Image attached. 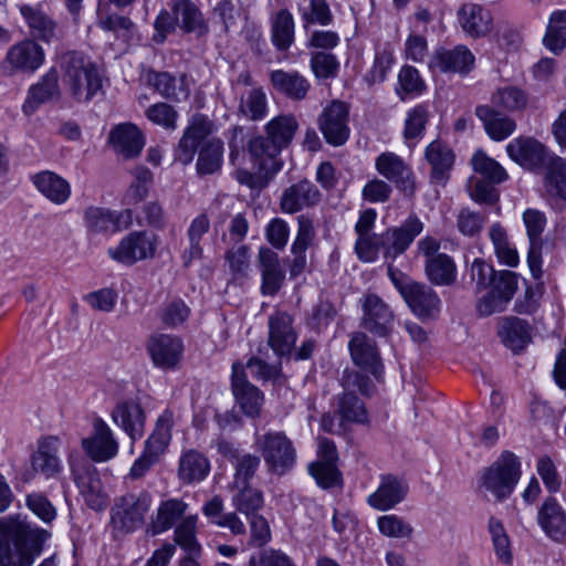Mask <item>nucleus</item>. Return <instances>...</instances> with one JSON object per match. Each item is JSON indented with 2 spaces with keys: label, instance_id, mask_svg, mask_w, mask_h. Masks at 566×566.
Here are the masks:
<instances>
[{
  "label": "nucleus",
  "instance_id": "nucleus-1",
  "mask_svg": "<svg viewBox=\"0 0 566 566\" xmlns=\"http://www.w3.org/2000/svg\"><path fill=\"white\" fill-rule=\"evenodd\" d=\"M49 536L17 517L0 518V566H31Z\"/></svg>",
  "mask_w": 566,
  "mask_h": 566
},
{
  "label": "nucleus",
  "instance_id": "nucleus-2",
  "mask_svg": "<svg viewBox=\"0 0 566 566\" xmlns=\"http://www.w3.org/2000/svg\"><path fill=\"white\" fill-rule=\"evenodd\" d=\"M64 82L78 103L90 102L102 90L97 66L83 53L70 51L61 56Z\"/></svg>",
  "mask_w": 566,
  "mask_h": 566
},
{
  "label": "nucleus",
  "instance_id": "nucleus-3",
  "mask_svg": "<svg viewBox=\"0 0 566 566\" xmlns=\"http://www.w3.org/2000/svg\"><path fill=\"white\" fill-rule=\"evenodd\" d=\"M521 478V463L511 451H504L490 467L485 468L480 476L481 488L493 494L496 501L502 502L514 491Z\"/></svg>",
  "mask_w": 566,
  "mask_h": 566
},
{
  "label": "nucleus",
  "instance_id": "nucleus-4",
  "mask_svg": "<svg viewBox=\"0 0 566 566\" xmlns=\"http://www.w3.org/2000/svg\"><path fill=\"white\" fill-rule=\"evenodd\" d=\"M254 444L272 473L282 475L295 464L296 450L283 431L258 434Z\"/></svg>",
  "mask_w": 566,
  "mask_h": 566
},
{
  "label": "nucleus",
  "instance_id": "nucleus-5",
  "mask_svg": "<svg viewBox=\"0 0 566 566\" xmlns=\"http://www.w3.org/2000/svg\"><path fill=\"white\" fill-rule=\"evenodd\" d=\"M151 504L147 492L128 493L116 500L111 512V523L114 530L132 533L139 528Z\"/></svg>",
  "mask_w": 566,
  "mask_h": 566
},
{
  "label": "nucleus",
  "instance_id": "nucleus-6",
  "mask_svg": "<svg viewBox=\"0 0 566 566\" xmlns=\"http://www.w3.org/2000/svg\"><path fill=\"white\" fill-rule=\"evenodd\" d=\"M43 48L32 39H24L9 48L0 62V72L3 76L17 74H31L44 63Z\"/></svg>",
  "mask_w": 566,
  "mask_h": 566
},
{
  "label": "nucleus",
  "instance_id": "nucleus-7",
  "mask_svg": "<svg viewBox=\"0 0 566 566\" xmlns=\"http://www.w3.org/2000/svg\"><path fill=\"white\" fill-rule=\"evenodd\" d=\"M157 249V238L147 231H133L125 235L119 243L109 248V258L118 263L133 265L137 261L150 259Z\"/></svg>",
  "mask_w": 566,
  "mask_h": 566
},
{
  "label": "nucleus",
  "instance_id": "nucleus-8",
  "mask_svg": "<svg viewBox=\"0 0 566 566\" xmlns=\"http://www.w3.org/2000/svg\"><path fill=\"white\" fill-rule=\"evenodd\" d=\"M348 117L349 107L342 101H333L323 109L317 124L327 144L338 147L348 140L350 134Z\"/></svg>",
  "mask_w": 566,
  "mask_h": 566
},
{
  "label": "nucleus",
  "instance_id": "nucleus-9",
  "mask_svg": "<svg viewBox=\"0 0 566 566\" xmlns=\"http://www.w3.org/2000/svg\"><path fill=\"white\" fill-rule=\"evenodd\" d=\"M231 390L237 403L247 417H259L264 396L256 386L248 380L244 366L240 361L232 365Z\"/></svg>",
  "mask_w": 566,
  "mask_h": 566
},
{
  "label": "nucleus",
  "instance_id": "nucleus-10",
  "mask_svg": "<svg viewBox=\"0 0 566 566\" xmlns=\"http://www.w3.org/2000/svg\"><path fill=\"white\" fill-rule=\"evenodd\" d=\"M84 223L90 234H109L128 229L133 224V211L116 212L101 207H88L84 211Z\"/></svg>",
  "mask_w": 566,
  "mask_h": 566
},
{
  "label": "nucleus",
  "instance_id": "nucleus-11",
  "mask_svg": "<svg viewBox=\"0 0 566 566\" xmlns=\"http://www.w3.org/2000/svg\"><path fill=\"white\" fill-rule=\"evenodd\" d=\"M395 284L410 310L418 317L430 318L439 313L441 301L430 286L418 282L398 284L395 281Z\"/></svg>",
  "mask_w": 566,
  "mask_h": 566
},
{
  "label": "nucleus",
  "instance_id": "nucleus-12",
  "mask_svg": "<svg viewBox=\"0 0 566 566\" xmlns=\"http://www.w3.org/2000/svg\"><path fill=\"white\" fill-rule=\"evenodd\" d=\"M423 230V223L416 216L408 217L399 227L382 232L385 258L395 259L402 254Z\"/></svg>",
  "mask_w": 566,
  "mask_h": 566
},
{
  "label": "nucleus",
  "instance_id": "nucleus-13",
  "mask_svg": "<svg viewBox=\"0 0 566 566\" xmlns=\"http://www.w3.org/2000/svg\"><path fill=\"white\" fill-rule=\"evenodd\" d=\"M375 167L405 195H413L416 189L413 172L398 155L389 151L380 154L376 158Z\"/></svg>",
  "mask_w": 566,
  "mask_h": 566
},
{
  "label": "nucleus",
  "instance_id": "nucleus-14",
  "mask_svg": "<svg viewBox=\"0 0 566 566\" xmlns=\"http://www.w3.org/2000/svg\"><path fill=\"white\" fill-rule=\"evenodd\" d=\"M363 321L365 329L380 337L387 336L394 324V312L378 295L368 293L363 300Z\"/></svg>",
  "mask_w": 566,
  "mask_h": 566
},
{
  "label": "nucleus",
  "instance_id": "nucleus-15",
  "mask_svg": "<svg viewBox=\"0 0 566 566\" xmlns=\"http://www.w3.org/2000/svg\"><path fill=\"white\" fill-rule=\"evenodd\" d=\"M475 65L473 53L465 45H457L453 49L440 48L434 51L429 67L442 73H457L468 75Z\"/></svg>",
  "mask_w": 566,
  "mask_h": 566
},
{
  "label": "nucleus",
  "instance_id": "nucleus-16",
  "mask_svg": "<svg viewBox=\"0 0 566 566\" xmlns=\"http://www.w3.org/2000/svg\"><path fill=\"white\" fill-rule=\"evenodd\" d=\"M523 220L527 230L530 240V249L527 254V263L531 273L535 280H539L543 275L542 271V233L544 231L546 219L544 213L535 209H527L523 214Z\"/></svg>",
  "mask_w": 566,
  "mask_h": 566
},
{
  "label": "nucleus",
  "instance_id": "nucleus-17",
  "mask_svg": "<svg viewBox=\"0 0 566 566\" xmlns=\"http://www.w3.org/2000/svg\"><path fill=\"white\" fill-rule=\"evenodd\" d=\"M94 432L91 437L82 440V447L87 455L96 461L104 462L113 459L118 452V443L113 431L102 419L93 422Z\"/></svg>",
  "mask_w": 566,
  "mask_h": 566
},
{
  "label": "nucleus",
  "instance_id": "nucleus-18",
  "mask_svg": "<svg viewBox=\"0 0 566 566\" xmlns=\"http://www.w3.org/2000/svg\"><path fill=\"white\" fill-rule=\"evenodd\" d=\"M154 365L161 369L175 368L182 357V340L168 334L153 335L147 345Z\"/></svg>",
  "mask_w": 566,
  "mask_h": 566
},
{
  "label": "nucleus",
  "instance_id": "nucleus-19",
  "mask_svg": "<svg viewBox=\"0 0 566 566\" xmlns=\"http://www.w3.org/2000/svg\"><path fill=\"white\" fill-rule=\"evenodd\" d=\"M60 439L55 436L42 437L38 440L36 450L31 455V467L35 473L46 479L55 478L62 470L59 458Z\"/></svg>",
  "mask_w": 566,
  "mask_h": 566
},
{
  "label": "nucleus",
  "instance_id": "nucleus-20",
  "mask_svg": "<svg viewBox=\"0 0 566 566\" xmlns=\"http://www.w3.org/2000/svg\"><path fill=\"white\" fill-rule=\"evenodd\" d=\"M71 471L86 504L95 511L105 509L107 496L102 491V481L96 469L87 464L82 470L71 463Z\"/></svg>",
  "mask_w": 566,
  "mask_h": 566
},
{
  "label": "nucleus",
  "instance_id": "nucleus-21",
  "mask_svg": "<svg viewBox=\"0 0 566 566\" xmlns=\"http://www.w3.org/2000/svg\"><path fill=\"white\" fill-rule=\"evenodd\" d=\"M348 346L354 364L361 370L379 378L382 373V364L376 343L364 333H355Z\"/></svg>",
  "mask_w": 566,
  "mask_h": 566
},
{
  "label": "nucleus",
  "instance_id": "nucleus-22",
  "mask_svg": "<svg viewBox=\"0 0 566 566\" xmlns=\"http://www.w3.org/2000/svg\"><path fill=\"white\" fill-rule=\"evenodd\" d=\"M146 78L147 84L168 101L181 103L190 96V84L186 74L175 76L168 72L149 71Z\"/></svg>",
  "mask_w": 566,
  "mask_h": 566
},
{
  "label": "nucleus",
  "instance_id": "nucleus-23",
  "mask_svg": "<svg viewBox=\"0 0 566 566\" xmlns=\"http://www.w3.org/2000/svg\"><path fill=\"white\" fill-rule=\"evenodd\" d=\"M59 80V72L53 67L50 69L38 83L29 88L28 97L22 107L23 112L31 115L40 105L59 101L61 98Z\"/></svg>",
  "mask_w": 566,
  "mask_h": 566
},
{
  "label": "nucleus",
  "instance_id": "nucleus-24",
  "mask_svg": "<svg viewBox=\"0 0 566 566\" xmlns=\"http://www.w3.org/2000/svg\"><path fill=\"white\" fill-rule=\"evenodd\" d=\"M321 199V192L310 180L303 179L283 190L280 208L285 213H296L304 208L315 206Z\"/></svg>",
  "mask_w": 566,
  "mask_h": 566
},
{
  "label": "nucleus",
  "instance_id": "nucleus-25",
  "mask_svg": "<svg viewBox=\"0 0 566 566\" xmlns=\"http://www.w3.org/2000/svg\"><path fill=\"white\" fill-rule=\"evenodd\" d=\"M112 419L133 442L143 437L146 416L138 401L134 399L119 401L112 411Z\"/></svg>",
  "mask_w": 566,
  "mask_h": 566
},
{
  "label": "nucleus",
  "instance_id": "nucleus-26",
  "mask_svg": "<svg viewBox=\"0 0 566 566\" xmlns=\"http://www.w3.org/2000/svg\"><path fill=\"white\" fill-rule=\"evenodd\" d=\"M408 493V484L391 474L381 476L378 489L371 493L367 502L378 511H388L402 502Z\"/></svg>",
  "mask_w": 566,
  "mask_h": 566
},
{
  "label": "nucleus",
  "instance_id": "nucleus-27",
  "mask_svg": "<svg viewBox=\"0 0 566 566\" xmlns=\"http://www.w3.org/2000/svg\"><path fill=\"white\" fill-rule=\"evenodd\" d=\"M291 315L284 312H277L269 318V344L280 356L292 353L296 334L292 326Z\"/></svg>",
  "mask_w": 566,
  "mask_h": 566
},
{
  "label": "nucleus",
  "instance_id": "nucleus-28",
  "mask_svg": "<svg viewBox=\"0 0 566 566\" xmlns=\"http://www.w3.org/2000/svg\"><path fill=\"white\" fill-rule=\"evenodd\" d=\"M171 11L185 33L195 34L198 39L209 33V23L193 1L171 0Z\"/></svg>",
  "mask_w": 566,
  "mask_h": 566
},
{
  "label": "nucleus",
  "instance_id": "nucleus-29",
  "mask_svg": "<svg viewBox=\"0 0 566 566\" xmlns=\"http://www.w3.org/2000/svg\"><path fill=\"white\" fill-rule=\"evenodd\" d=\"M248 151L254 166L260 170L279 172L282 168L281 149L266 135H259L248 143Z\"/></svg>",
  "mask_w": 566,
  "mask_h": 566
},
{
  "label": "nucleus",
  "instance_id": "nucleus-30",
  "mask_svg": "<svg viewBox=\"0 0 566 566\" xmlns=\"http://www.w3.org/2000/svg\"><path fill=\"white\" fill-rule=\"evenodd\" d=\"M457 15L462 30L472 38L485 36L493 28L491 12L480 4L464 3Z\"/></svg>",
  "mask_w": 566,
  "mask_h": 566
},
{
  "label": "nucleus",
  "instance_id": "nucleus-31",
  "mask_svg": "<svg viewBox=\"0 0 566 566\" xmlns=\"http://www.w3.org/2000/svg\"><path fill=\"white\" fill-rule=\"evenodd\" d=\"M537 522L544 533L556 542L566 536V513L553 496L545 499L537 513Z\"/></svg>",
  "mask_w": 566,
  "mask_h": 566
},
{
  "label": "nucleus",
  "instance_id": "nucleus-32",
  "mask_svg": "<svg viewBox=\"0 0 566 566\" xmlns=\"http://www.w3.org/2000/svg\"><path fill=\"white\" fill-rule=\"evenodd\" d=\"M424 157L431 166V182L436 185H446L450 177V170L454 164V154L452 149L446 143L437 139L427 146Z\"/></svg>",
  "mask_w": 566,
  "mask_h": 566
},
{
  "label": "nucleus",
  "instance_id": "nucleus-33",
  "mask_svg": "<svg viewBox=\"0 0 566 566\" xmlns=\"http://www.w3.org/2000/svg\"><path fill=\"white\" fill-rule=\"evenodd\" d=\"M506 150L511 159L530 169L541 167L546 160L545 146L532 137L515 138Z\"/></svg>",
  "mask_w": 566,
  "mask_h": 566
},
{
  "label": "nucleus",
  "instance_id": "nucleus-34",
  "mask_svg": "<svg viewBox=\"0 0 566 566\" xmlns=\"http://www.w3.org/2000/svg\"><path fill=\"white\" fill-rule=\"evenodd\" d=\"M273 88L292 101H303L310 90V81L297 71L275 70L270 73Z\"/></svg>",
  "mask_w": 566,
  "mask_h": 566
},
{
  "label": "nucleus",
  "instance_id": "nucleus-35",
  "mask_svg": "<svg viewBox=\"0 0 566 566\" xmlns=\"http://www.w3.org/2000/svg\"><path fill=\"white\" fill-rule=\"evenodd\" d=\"M259 261L262 274L261 292L263 295L273 296L280 291L285 279L279 255L269 248H262L259 251Z\"/></svg>",
  "mask_w": 566,
  "mask_h": 566
},
{
  "label": "nucleus",
  "instance_id": "nucleus-36",
  "mask_svg": "<svg viewBox=\"0 0 566 566\" xmlns=\"http://www.w3.org/2000/svg\"><path fill=\"white\" fill-rule=\"evenodd\" d=\"M20 12L29 28L32 40L49 43L57 39L56 22L41 9L23 4L20 8Z\"/></svg>",
  "mask_w": 566,
  "mask_h": 566
},
{
  "label": "nucleus",
  "instance_id": "nucleus-37",
  "mask_svg": "<svg viewBox=\"0 0 566 566\" xmlns=\"http://www.w3.org/2000/svg\"><path fill=\"white\" fill-rule=\"evenodd\" d=\"M476 117L483 123L488 135L494 140H503L511 136L516 128L515 122L492 106L479 105Z\"/></svg>",
  "mask_w": 566,
  "mask_h": 566
},
{
  "label": "nucleus",
  "instance_id": "nucleus-38",
  "mask_svg": "<svg viewBox=\"0 0 566 566\" xmlns=\"http://www.w3.org/2000/svg\"><path fill=\"white\" fill-rule=\"evenodd\" d=\"M35 188L51 202L62 205L71 196L70 184L57 174L44 170L32 177Z\"/></svg>",
  "mask_w": 566,
  "mask_h": 566
},
{
  "label": "nucleus",
  "instance_id": "nucleus-39",
  "mask_svg": "<svg viewBox=\"0 0 566 566\" xmlns=\"http://www.w3.org/2000/svg\"><path fill=\"white\" fill-rule=\"evenodd\" d=\"M109 140L116 151L126 158L137 156L144 147V137L137 126L120 124L112 129Z\"/></svg>",
  "mask_w": 566,
  "mask_h": 566
},
{
  "label": "nucleus",
  "instance_id": "nucleus-40",
  "mask_svg": "<svg viewBox=\"0 0 566 566\" xmlns=\"http://www.w3.org/2000/svg\"><path fill=\"white\" fill-rule=\"evenodd\" d=\"M210 472L209 459L197 450H188L180 457L178 478L182 483L200 482Z\"/></svg>",
  "mask_w": 566,
  "mask_h": 566
},
{
  "label": "nucleus",
  "instance_id": "nucleus-41",
  "mask_svg": "<svg viewBox=\"0 0 566 566\" xmlns=\"http://www.w3.org/2000/svg\"><path fill=\"white\" fill-rule=\"evenodd\" d=\"M424 272L428 280L438 286H450L457 281V265L446 253L427 259Z\"/></svg>",
  "mask_w": 566,
  "mask_h": 566
},
{
  "label": "nucleus",
  "instance_id": "nucleus-42",
  "mask_svg": "<svg viewBox=\"0 0 566 566\" xmlns=\"http://www.w3.org/2000/svg\"><path fill=\"white\" fill-rule=\"evenodd\" d=\"M297 129L298 123L293 115H279L264 126L265 135L276 144L281 150L290 146Z\"/></svg>",
  "mask_w": 566,
  "mask_h": 566
},
{
  "label": "nucleus",
  "instance_id": "nucleus-43",
  "mask_svg": "<svg viewBox=\"0 0 566 566\" xmlns=\"http://www.w3.org/2000/svg\"><path fill=\"white\" fill-rule=\"evenodd\" d=\"M187 509L188 504L179 499L163 501L157 510L156 517L151 522L153 535L170 530L184 516Z\"/></svg>",
  "mask_w": 566,
  "mask_h": 566
},
{
  "label": "nucleus",
  "instance_id": "nucleus-44",
  "mask_svg": "<svg viewBox=\"0 0 566 566\" xmlns=\"http://www.w3.org/2000/svg\"><path fill=\"white\" fill-rule=\"evenodd\" d=\"M172 412L165 410L156 421L155 429L145 442V451L159 459L171 440Z\"/></svg>",
  "mask_w": 566,
  "mask_h": 566
},
{
  "label": "nucleus",
  "instance_id": "nucleus-45",
  "mask_svg": "<svg viewBox=\"0 0 566 566\" xmlns=\"http://www.w3.org/2000/svg\"><path fill=\"white\" fill-rule=\"evenodd\" d=\"M272 43L279 51H287L294 42V19L287 9H281L271 20Z\"/></svg>",
  "mask_w": 566,
  "mask_h": 566
},
{
  "label": "nucleus",
  "instance_id": "nucleus-46",
  "mask_svg": "<svg viewBox=\"0 0 566 566\" xmlns=\"http://www.w3.org/2000/svg\"><path fill=\"white\" fill-rule=\"evenodd\" d=\"M503 342L512 350H522L531 342L530 324L518 317H506L502 325Z\"/></svg>",
  "mask_w": 566,
  "mask_h": 566
},
{
  "label": "nucleus",
  "instance_id": "nucleus-47",
  "mask_svg": "<svg viewBox=\"0 0 566 566\" xmlns=\"http://www.w3.org/2000/svg\"><path fill=\"white\" fill-rule=\"evenodd\" d=\"M223 157V143L210 139L202 144L197 159V172L200 176L212 175L220 170Z\"/></svg>",
  "mask_w": 566,
  "mask_h": 566
},
{
  "label": "nucleus",
  "instance_id": "nucleus-48",
  "mask_svg": "<svg viewBox=\"0 0 566 566\" xmlns=\"http://www.w3.org/2000/svg\"><path fill=\"white\" fill-rule=\"evenodd\" d=\"M492 107L506 112H520L526 108L528 96L524 90L517 86L499 87L491 96Z\"/></svg>",
  "mask_w": 566,
  "mask_h": 566
},
{
  "label": "nucleus",
  "instance_id": "nucleus-49",
  "mask_svg": "<svg viewBox=\"0 0 566 566\" xmlns=\"http://www.w3.org/2000/svg\"><path fill=\"white\" fill-rule=\"evenodd\" d=\"M544 45L555 54L566 46V10L554 11L544 36Z\"/></svg>",
  "mask_w": 566,
  "mask_h": 566
},
{
  "label": "nucleus",
  "instance_id": "nucleus-50",
  "mask_svg": "<svg viewBox=\"0 0 566 566\" xmlns=\"http://www.w3.org/2000/svg\"><path fill=\"white\" fill-rule=\"evenodd\" d=\"M427 88L419 71L410 65H405L398 73L396 93L401 101L407 97L421 95Z\"/></svg>",
  "mask_w": 566,
  "mask_h": 566
},
{
  "label": "nucleus",
  "instance_id": "nucleus-51",
  "mask_svg": "<svg viewBox=\"0 0 566 566\" xmlns=\"http://www.w3.org/2000/svg\"><path fill=\"white\" fill-rule=\"evenodd\" d=\"M490 239L500 262L509 266H516L518 264L517 251L510 243L507 233L500 223H494L490 228Z\"/></svg>",
  "mask_w": 566,
  "mask_h": 566
},
{
  "label": "nucleus",
  "instance_id": "nucleus-52",
  "mask_svg": "<svg viewBox=\"0 0 566 566\" xmlns=\"http://www.w3.org/2000/svg\"><path fill=\"white\" fill-rule=\"evenodd\" d=\"M197 515H188L175 528V543L191 555H200L201 546L196 536Z\"/></svg>",
  "mask_w": 566,
  "mask_h": 566
},
{
  "label": "nucleus",
  "instance_id": "nucleus-53",
  "mask_svg": "<svg viewBox=\"0 0 566 566\" xmlns=\"http://www.w3.org/2000/svg\"><path fill=\"white\" fill-rule=\"evenodd\" d=\"M238 493L233 495L232 503L235 510L245 515V517L259 514L263 507L264 500L260 490L251 488L250 484L241 485L237 489Z\"/></svg>",
  "mask_w": 566,
  "mask_h": 566
},
{
  "label": "nucleus",
  "instance_id": "nucleus-54",
  "mask_svg": "<svg viewBox=\"0 0 566 566\" xmlns=\"http://www.w3.org/2000/svg\"><path fill=\"white\" fill-rule=\"evenodd\" d=\"M488 527L491 534L493 549L497 559L505 565H511L513 563L511 542L509 535L505 532L503 523L492 516L489 520Z\"/></svg>",
  "mask_w": 566,
  "mask_h": 566
},
{
  "label": "nucleus",
  "instance_id": "nucleus-55",
  "mask_svg": "<svg viewBox=\"0 0 566 566\" xmlns=\"http://www.w3.org/2000/svg\"><path fill=\"white\" fill-rule=\"evenodd\" d=\"M239 113L250 120L262 119L266 114V96L262 88H251L241 96Z\"/></svg>",
  "mask_w": 566,
  "mask_h": 566
},
{
  "label": "nucleus",
  "instance_id": "nucleus-56",
  "mask_svg": "<svg viewBox=\"0 0 566 566\" xmlns=\"http://www.w3.org/2000/svg\"><path fill=\"white\" fill-rule=\"evenodd\" d=\"M132 175L134 179L126 191L125 201L127 205H137L148 196L154 176L153 172L144 166L136 167L132 171Z\"/></svg>",
  "mask_w": 566,
  "mask_h": 566
},
{
  "label": "nucleus",
  "instance_id": "nucleus-57",
  "mask_svg": "<svg viewBox=\"0 0 566 566\" xmlns=\"http://www.w3.org/2000/svg\"><path fill=\"white\" fill-rule=\"evenodd\" d=\"M471 164L476 174L491 182H503L507 179L505 169L482 150L474 153Z\"/></svg>",
  "mask_w": 566,
  "mask_h": 566
},
{
  "label": "nucleus",
  "instance_id": "nucleus-58",
  "mask_svg": "<svg viewBox=\"0 0 566 566\" xmlns=\"http://www.w3.org/2000/svg\"><path fill=\"white\" fill-rule=\"evenodd\" d=\"M336 413L345 422H364L367 417L364 403L350 391L338 397Z\"/></svg>",
  "mask_w": 566,
  "mask_h": 566
},
{
  "label": "nucleus",
  "instance_id": "nucleus-59",
  "mask_svg": "<svg viewBox=\"0 0 566 566\" xmlns=\"http://www.w3.org/2000/svg\"><path fill=\"white\" fill-rule=\"evenodd\" d=\"M546 190L549 195L566 200V161L560 157L554 158L545 178Z\"/></svg>",
  "mask_w": 566,
  "mask_h": 566
},
{
  "label": "nucleus",
  "instance_id": "nucleus-60",
  "mask_svg": "<svg viewBox=\"0 0 566 566\" xmlns=\"http://www.w3.org/2000/svg\"><path fill=\"white\" fill-rule=\"evenodd\" d=\"M190 312L181 298H174L161 306L158 316L164 327L176 328L188 319Z\"/></svg>",
  "mask_w": 566,
  "mask_h": 566
},
{
  "label": "nucleus",
  "instance_id": "nucleus-61",
  "mask_svg": "<svg viewBox=\"0 0 566 566\" xmlns=\"http://www.w3.org/2000/svg\"><path fill=\"white\" fill-rule=\"evenodd\" d=\"M97 25L104 31L114 33L117 39L123 41H128L135 30V23L128 17L117 13L99 17Z\"/></svg>",
  "mask_w": 566,
  "mask_h": 566
},
{
  "label": "nucleus",
  "instance_id": "nucleus-62",
  "mask_svg": "<svg viewBox=\"0 0 566 566\" xmlns=\"http://www.w3.org/2000/svg\"><path fill=\"white\" fill-rule=\"evenodd\" d=\"M145 116L153 124L166 130H175L177 128L178 112L172 105L166 102H158L150 105L146 109Z\"/></svg>",
  "mask_w": 566,
  "mask_h": 566
},
{
  "label": "nucleus",
  "instance_id": "nucleus-63",
  "mask_svg": "<svg viewBox=\"0 0 566 566\" xmlns=\"http://www.w3.org/2000/svg\"><path fill=\"white\" fill-rule=\"evenodd\" d=\"M261 460L258 455L251 453L240 454L237 460L233 462L234 465V481L233 486L235 489L241 488V485H248L250 481L255 475Z\"/></svg>",
  "mask_w": 566,
  "mask_h": 566
},
{
  "label": "nucleus",
  "instance_id": "nucleus-64",
  "mask_svg": "<svg viewBox=\"0 0 566 566\" xmlns=\"http://www.w3.org/2000/svg\"><path fill=\"white\" fill-rule=\"evenodd\" d=\"M377 525L379 532L387 537L407 539L412 537L413 527L398 515H382L378 517Z\"/></svg>",
  "mask_w": 566,
  "mask_h": 566
}]
</instances>
